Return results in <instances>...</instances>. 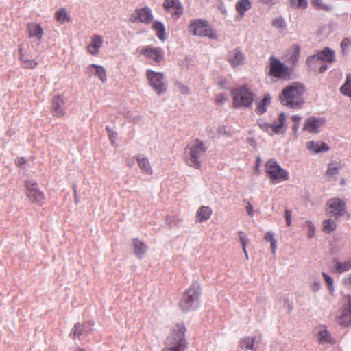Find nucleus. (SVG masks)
<instances>
[{
  "label": "nucleus",
  "mask_w": 351,
  "mask_h": 351,
  "mask_svg": "<svg viewBox=\"0 0 351 351\" xmlns=\"http://www.w3.org/2000/svg\"><path fill=\"white\" fill-rule=\"evenodd\" d=\"M304 93V86L300 83L295 82L283 88L280 99L283 105L298 108L303 104Z\"/></svg>",
  "instance_id": "nucleus-1"
},
{
  "label": "nucleus",
  "mask_w": 351,
  "mask_h": 351,
  "mask_svg": "<svg viewBox=\"0 0 351 351\" xmlns=\"http://www.w3.org/2000/svg\"><path fill=\"white\" fill-rule=\"evenodd\" d=\"M185 327L183 324L175 326L167 337L165 348L162 351H184L188 347V342L185 338Z\"/></svg>",
  "instance_id": "nucleus-2"
},
{
  "label": "nucleus",
  "mask_w": 351,
  "mask_h": 351,
  "mask_svg": "<svg viewBox=\"0 0 351 351\" xmlns=\"http://www.w3.org/2000/svg\"><path fill=\"white\" fill-rule=\"evenodd\" d=\"M206 150L207 147L202 141L195 140L192 142L184 149V160L186 165L200 169L202 167L200 158L205 154Z\"/></svg>",
  "instance_id": "nucleus-3"
},
{
  "label": "nucleus",
  "mask_w": 351,
  "mask_h": 351,
  "mask_svg": "<svg viewBox=\"0 0 351 351\" xmlns=\"http://www.w3.org/2000/svg\"><path fill=\"white\" fill-rule=\"evenodd\" d=\"M201 289L198 285H192L182 295L179 302L180 309L186 312L196 309L200 304Z\"/></svg>",
  "instance_id": "nucleus-4"
},
{
  "label": "nucleus",
  "mask_w": 351,
  "mask_h": 351,
  "mask_svg": "<svg viewBox=\"0 0 351 351\" xmlns=\"http://www.w3.org/2000/svg\"><path fill=\"white\" fill-rule=\"evenodd\" d=\"M231 96L233 99L232 105L237 108L252 107L254 99V93L247 85L233 88Z\"/></svg>",
  "instance_id": "nucleus-5"
},
{
  "label": "nucleus",
  "mask_w": 351,
  "mask_h": 351,
  "mask_svg": "<svg viewBox=\"0 0 351 351\" xmlns=\"http://www.w3.org/2000/svg\"><path fill=\"white\" fill-rule=\"evenodd\" d=\"M146 78L149 86L158 95L165 93L167 90V84L165 75L161 72H156L151 69L146 71Z\"/></svg>",
  "instance_id": "nucleus-6"
},
{
  "label": "nucleus",
  "mask_w": 351,
  "mask_h": 351,
  "mask_svg": "<svg viewBox=\"0 0 351 351\" xmlns=\"http://www.w3.org/2000/svg\"><path fill=\"white\" fill-rule=\"evenodd\" d=\"M266 172L274 184L289 179L287 171L282 169L274 159L269 160L267 162Z\"/></svg>",
  "instance_id": "nucleus-7"
},
{
  "label": "nucleus",
  "mask_w": 351,
  "mask_h": 351,
  "mask_svg": "<svg viewBox=\"0 0 351 351\" xmlns=\"http://www.w3.org/2000/svg\"><path fill=\"white\" fill-rule=\"evenodd\" d=\"M326 211L329 217L338 219L346 213V203L339 198L329 199L326 204Z\"/></svg>",
  "instance_id": "nucleus-8"
},
{
  "label": "nucleus",
  "mask_w": 351,
  "mask_h": 351,
  "mask_svg": "<svg viewBox=\"0 0 351 351\" xmlns=\"http://www.w3.org/2000/svg\"><path fill=\"white\" fill-rule=\"evenodd\" d=\"M287 119L285 113L280 114L278 121L274 122L273 124H269L266 122H260L258 123L260 128L265 132L269 133L270 135L274 134H279L285 132V122Z\"/></svg>",
  "instance_id": "nucleus-9"
},
{
  "label": "nucleus",
  "mask_w": 351,
  "mask_h": 351,
  "mask_svg": "<svg viewBox=\"0 0 351 351\" xmlns=\"http://www.w3.org/2000/svg\"><path fill=\"white\" fill-rule=\"evenodd\" d=\"M269 74L276 78H285L290 74L289 69L277 58H269Z\"/></svg>",
  "instance_id": "nucleus-10"
},
{
  "label": "nucleus",
  "mask_w": 351,
  "mask_h": 351,
  "mask_svg": "<svg viewBox=\"0 0 351 351\" xmlns=\"http://www.w3.org/2000/svg\"><path fill=\"white\" fill-rule=\"evenodd\" d=\"M25 187L27 191V197L33 204L42 205L44 203L45 195L43 192L38 189L36 182L33 180H26Z\"/></svg>",
  "instance_id": "nucleus-11"
},
{
  "label": "nucleus",
  "mask_w": 351,
  "mask_h": 351,
  "mask_svg": "<svg viewBox=\"0 0 351 351\" xmlns=\"http://www.w3.org/2000/svg\"><path fill=\"white\" fill-rule=\"evenodd\" d=\"M141 55L147 59L154 60L156 63H160L164 60V50L160 47H153L150 45L138 49Z\"/></svg>",
  "instance_id": "nucleus-12"
},
{
  "label": "nucleus",
  "mask_w": 351,
  "mask_h": 351,
  "mask_svg": "<svg viewBox=\"0 0 351 351\" xmlns=\"http://www.w3.org/2000/svg\"><path fill=\"white\" fill-rule=\"evenodd\" d=\"M130 20L133 23L139 21L143 23L149 24L153 20L152 10L147 7L136 10L131 14Z\"/></svg>",
  "instance_id": "nucleus-13"
},
{
  "label": "nucleus",
  "mask_w": 351,
  "mask_h": 351,
  "mask_svg": "<svg viewBox=\"0 0 351 351\" xmlns=\"http://www.w3.org/2000/svg\"><path fill=\"white\" fill-rule=\"evenodd\" d=\"M325 122L324 118L310 117L305 120L302 130L311 134H317Z\"/></svg>",
  "instance_id": "nucleus-14"
},
{
  "label": "nucleus",
  "mask_w": 351,
  "mask_h": 351,
  "mask_svg": "<svg viewBox=\"0 0 351 351\" xmlns=\"http://www.w3.org/2000/svg\"><path fill=\"white\" fill-rule=\"evenodd\" d=\"M245 60V54L239 49H234L228 53V61L234 68L243 66Z\"/></svg>",
  "instance_id": "nucleus-15"
},
{
  "label": "nucleus",
  "mask_w": 351,
  "mask_h": 351,
  "mask_svg": "<svg viewBox=\"0 0 351 351\" xmlns=\"http://www.w3.org/2000/svg\"><path fill=\"white\" fill-rule=\"evenodd\" d=\"M208 22L206 20L197 19L191 21L189 27V31L194 36H202L206 27H208Z\"/></svg>",
  "instance_id": "nucleus-16"
},
{
  "label": "nucleus",
  "mask_w": 351,
  "mask_h": 351,
  "mask_svg": "<svg viewBox=\"0 0 351 351\" xmlns=\"http://www.w3.org/2000/svg\"><path fill=\"white\" fill-rule=\"evenodd\" d=\"M64 102L63 99L59 96L53 97L51 105V112L56 117H62L65 114L64 107Z\"/></svg>",
  "instance_id": "nucleus-17"
},
{
  "label": "nucleus",
  "mask_w": 351,
  "mask_h": 351,
  "mask_svg": "<svg viewBox=\"0 0 351 351\" xmlns=\"http://www.w3.org/2000/svg\"><path fill=\"white\" fill-rule=\"evenodd\" d=\"M343 165L337 161H332L328 165V169L326 175L330 178V180H337V175L342 169Z\"/></svg>",
  "instance_id": "nucleus-18"
},
{
  "label": "nucleus",
  "mask_w": 351,
  "mask_h": 351,
  "mask_svg": "<svg viewBox=\"0 0 351 351\" xmlns=\"http://www.w3.org/2000/svg\"><path fill=\"white\" fill-rule=\"evenodd\" d=\"M306 147L307 149L313 154H318L329 150V147L326 143L313 141L307 142L306 143Z\"/></svg>",
  "instance_id": "nucleus-19"
},
{
  "label": "nucleus",
  "mask_w": 351,
  "mask_h": 351,
  "mask_svg": "<svg viewBox=\"0 0 351 351\" xmlns=\"http://www.w3.org/2000/svg\"><path fill=\"white\" fill-rule=\"evenodd\" d=\"M319 59L320 61L332 64L335 61V51L329 47H326L322 51H318Z\"/></svg>",
  "instance_id": "nucleus-20"
},
{
  "label": "nucleus",
  "mask_w": 351,
  "mask_h": 351,
  "mask_svg": "<svg viewBox=\"0 0 351 351\" xmlns=\"http://www.w3.org/2000/svg\"><path fill=\"white\" fill-rule=\"evenodd\" d=\"M27 29L29 38H35L37 41H40L42 39L43 29L39 24L29 23L27 25Z\"/></svg>",
  "instance_id": "nucleus-21"
},
{
  "label": "nucleus",
  "mask_w": 351,
  "mask_h": 351,
  "mask_svg": "<svg viewBox=\"0 0 351 351\" xmlns=\"http://www.w3.org/2000/svg\"><path fill=\"white\" fill-rule=\"evenodd\" d=\"M136 162L141 171L147 175L152 173V169L149 159L143 154H138L136 156Z\"/></svg>",
  "instance_id": "nucleus-22"
},
{
  "label": "nucleus",
  "mask_w": 351,
  "mask_h": 351,
  "mask_svg": "<svg viewBox=\"0 0 351 351\" xmlns=\"http://www.w3.org/2000/svg\"><path fill=\"white\" fill-rule=\"evenodd\" d=\"M87 72L90 75H97L103 83L106 82V70L103 66L94 64H90L87 68Z\"/></svg>",
  "instance_id": "nucleus-23"
},
{
  "label": "nucleus",
  "mask_w": 351,
  "mask_h": 351,
  "mask_svg": "<svg viewBox=\"0 0 351 351\" xmlns=\"http://www.w3.org/2000/svg\"><path fill=\"white\" fill-rule=\"evenodd\" d=\"M252 7L251 2L250 0H240L235 5L236 10L239 14V16L237 17V20H241L244 16L245 13L249 10Z\"/></svg>",
  "instance_id": "nucleus-24"
},
{
  "label": "nucleus",
  "mask_w": 351,
  "mask_h": 351,
  "mask_svg": "<svg viewBox=\"0 0 351 351\" xmlns=\"http://www.w3.org/2000/svg\"><path fill=\"white\" fill-rule=\"evenodd\" d=\"M103 43L102 37L98 35H94L91 39V43L88 46V51L92 55L98 53L99 49L101 47Z\"/></svg>",
  "instance_id": "nucleus-25"
},
{
  "label": "nucleus",
  "mask_w": 351,
  "mask_h": 351,
  "mask_svg": "<svg viewBox=\"0 0 351 351\" xmlns=\"http://www.w3.org/2000/svg\"><path fill=\"white\" fill-rule=\"evenodd\" d=\"M132 243L135 255L138 258H142L147 250V246L138 239H134Z\"/></svg>",
  "instance_id": "nucleus-26"
},
{
  "label": "nucleus",
  "mask_w": 351,
  "mask_h": 351,
  "mask_svg": "<svg viewBox=\"0 0 351 351\" xmlns=\"http://www.w3.org/2000/svg\"><path fill=\"white\" fill-rule=\"evenodd\" d=\"M271 97L269 94L265 95L260 101H257V106L255 112L258 114H263L267 111V106L271 103Z\"/></svg>",
  "instance_id": "nucleus-27"
},
{
  "label": "nucleus",
  "mask_w": 351,
  "mask_h": 351,
  "mask_svg": "<svg viewBox=\"0 0 351 351\" xmlns=\"http://www.w3.org/2000/svg\"><path fill=\"white\" fill-rule=\"evenodd\" d=\"M212 214V210L208 206H201L197 211V219L199 222L207 221Z\"/></svg>",
  "instance_id": "nucleus-28"
},
{
  "label": "nucleus",
  "mask_w": 351,
  "mask_h": 351,
  "mask_svg": "<svg viewBox=\"0 0 351 351\" xmlns=\"http://www.w3.org/2000/svg\"><path fill=\"white\" fill-rule=\"evenodd\" d=\"M337 321L342 326L351 324V310L345 308L339 315H337Z\"/></svg>",
  "instance_id": "nucleus-29"
},
{
  "label": "nucleus",
  "mask_w": 351,
  "mask_h": 351,
  "mask_svg": "<svg viewBox=\"0 0 351 351\" xmlns=\"http://www.w3.org/2000/svg\"><path fill=\"white\" fill-rule=\"evenodd\" d=\"M334 268L338 273H343L351 269V260L341 262L338 259L334 261Z\"/></svg>",
  "instance_id": "nucleus-30"
},
{
  "label": "nucleus",
  "mask_w": 351,
  "mask_h": 351,
  "mask_svg": "<svg viewBox=\"0 0 351 351\" xmlns=\"http://www.w3.org/2000/svg\"><path fill=\"white\" fill-rule=\"evenodd\" d=\"M86 324L80 323L75 324L70 332V336L73 338H80L82 335H86L87 330H86Z\"/></svg>",
  "instance_id": "nucleus-31"
},
{
  "label": "nucleus",
  "mask_w": 351,
  "mask_h": 351,
  "mask_svg": "<svg viewBox=\"0 0 351 351\" xmlns=\"http://www.w3.org/2000/svg\"><path fill=\"white\" fill-rule=\"evenodd\" d=\"M318 340L321 344L335 343L329 331L326 329H322L318 332Z\"/></svg>",
  "instance_id": "nucleus-32"
},
{
  "label": "nucleus",
  "mask_w": 351,
  "mask_h": 351,
  "mask_svg": "<svg viewBox=\"0 0 351 351\" xmlns=\"http://www.w3.org/2000/svg\"><path fill=\"white\" fill-rule=\"evenodd\" d=\"M255 340V337H245L243 338H241L240 341V345L241 348L255 351L256 350V348H254Z\"/></svg>",
  "instance_id": "nucleus-33"
},
{
  "label": "nucleus",
  "mask_w": 351,
  "mask_h": 351,
  "mask_svg": "<svg viewBox=\"0 0 351 351\" xmlns=\"http://www.w3.org/2000/svg\"><path fill=\"white\" fill-rule=\"evenodd\" d=\"M340 92L351 99V73L346 75V81L340 88Z\"/></svg>",
  "instance_id": "nucleus-34"
},
{
  "label": "nucleus",
  "mask_w": 351,
  "mask_h": 351,
  "mask_svg": "<svg viewBox=\"0 0 351 351\" xmlns=\"http://www.w3.org/2000/svg\"><path fill=\"white\" fill-rule=\"evenodd\" d=\"M154 29L156 32L158 38L164 41L166 39L165 29L164 25L158 21H155L153 24Z\"/></svg>",
  "instance_id": "nucleus-35"
},
{
  "label": "nucleus",
  "mask_w": 351,
  "mask_h": 351,
  "mask_svg": "<svg viewBox=\"0 0 351 351\" xmlns=\"http://www.w3.org/2000/svg\"><path fill=\"white\" fill-rule=\"evenodd\" d=\"M20 60L25 68L27 69H33L36 66L37 63L34 60L27 59L25 56L22 53V49L21 47L19 48Z\"/></svg>",
  "instance_id": "nucleus-36"
},
{
  "label": "nucleus",
  "mask_w": 351,
  "mask_h": 351,
  "mask_svg": "<svg viewBox=\"0 0 351 351\" xmlns=\"http://www.w3.org/2000/svg\"><path fill=\"white\" fill-rule=\"evenodd\" d=\"M55 16L56 19L60 23H64L66 22H68L70 19V17L64 8H62L56 11Z\"/></svg>",
  "instance_id": "nucleus-37"
},
{
  "label": "nucleus",
  "mask_w": 351,
  "mask_h": 351,
  "mask_svg": "<svg viewBox=\"0 0 351 351\" xmlns=\"http://www.w3.org/2000/svg\"><path fill=\"white\" fill-rule=\"evenodd\" d=\"M337 228V225L334 220L328 219L323 222V231L326 233H330L334 231Z\"/></svg>",
  "instance_id": "nucleus-38"
},
{
  "label": "nucleus",
  "mask_w": 351,
  "mask_h": 351,
  "mask_svg": "<svg viewBox=\"0 0 351 351\" xmlns=\"http://www.w3.org/2000/svg\"><path fill=\"white\" fill-rule=\"evenodd\" d=\"M300 53V47L298 45L294 46L291 56L289 57V62L295 65L298 61L299 56Z\"/></svg>",
  "instance_id": "nucleus-39"
},
{
  "label": "nucleus",
  "mask_w": 351,
  "mask_h": 351,
  "mask_svg": "<svg viewBox=\"0 0 351 351\" xmlns=\"http://www.w3.org/2000/svg\"><path fill=\"white\" fill-rule=\"evenodd\" d=\"M291 6L297 9H306L308 6L306 0H289Z\"/></svg>",
  "instance_id": "nucleus-40"
},
{
  "label": "nucleus",
  "mask_w": 351,
  "mask_h": 351,
  "mask_svg": "<svg viewBox=\"0 0 351 351\" xmlns=\"http://www.w3.org/2000/svg\"><path fill=\"white\" fill-rule=\"evenodd\" d=\"M180 3H181L179 0H166L165 1L163 5L165 9L168 10L170 12Z\"/></svg>",
  "instance_id": "nucleus-41"
},
{
  "label": "nucleus",
  "mask_w": 351,
  "mask_h": 351,
  "mask_svg": "<svg viewBox=\"0 0 351 351\" xmlns=\"http://www.w3.org/2000/svg\"><path fill=\"white\" fill-rule=\"evenodd\" d=\"M202 36L208 37V38H209L210 39H213V40L218 39V37L217 36L215 31L212 27H210L209 25H208V27H206V29H205V31L204 32V35Z\"/></svg>",
  "instance_id": "nucleus-42"
},
{
  "label": "nucleus",
  "mask_w": 351,
  "mask_h": 351,
  "mask_svg": "<svg viewBox=\"0 0 351 351\" xmlns=\"http://www.w3.org/2000/svg\"><path fill=\"white\" fill-rule=\"evenodd\" d=\"M179 222L180 219L176 215L168 216L166 219V224L170 228L177 226Z\"/></svg>",
  "instance_id": "nucleus-43"
},
{
  "label": "nucleus",
  "mask_w": 351,
  "mask_h": 351,
  "mask_svg": "<svg viewBox=\"0 0 351 351\" xmlns=\"http://www.w3.org/2000/svg\"><path fill=\"white\" fill-rule=\"evenodd\" d=\"M170 12H171L173 19H178L183 12V8L182 6V4L180 3L174 9L171 10Z\"/></svg>",
  "instance_id": "nucleus-44"
},
{
  "label": "nucleus",
  "mask_w": 351,
  "mask_h": 351,
  "mask_svg": "<svg viewBox=\"0 0 351 351\" xmlns=\"http://www.w3.org/2000/svg\"><path fill=\"white\" fill-rule=\"evenodd\" d=\"M272 25L278 29H282L285 26V20L282 18H276L272 21Z\"/></svg>",
  "instance_id": "nucleus-45"
},
{
  "label": "nucleus",
  "mask_w": 351,
  "mask_h": 351,
  "mask_svg": "<svg viewBox=\"0 0 351 351\" xmlns=\"http://www.w3.org/2000/svg\"><path fill=\"white\" fill-rule=\"evenodd\" d=\"M320 60L319 59L318 53L310 56L306 59V64L308 65V66H312L313 64L317 63Z\"/></svg>",
  "instance_id": "nucleus-46"
},
{
  "label": "nucleus",
  "mask_w": 351,
  "mask_h": 351,
  "mask_svg": "<svg viewBox=\"0 0 351 351\" xmlns=\"http://www.w3.org/2000/svg\"><path fill=\"white\" fill-rule=\"evenodd\" d=\"M311 4L317 9L328 10L329 7L324 4L322 0H311Z\"/></svg>",
  "instance_id": "nucleus-47"
},
{
  "label": "nucleus",
  "mask_w": 351,
  "mask_h": 351,
  "mask_svg": "<svg viewBox=\"0 0 351 351\" xmlns=\"http://www.w3.org/2000/svg\"><path fill=\"white\" fill-rule=\"evenodd\" d=\"M322 276L324 277L326 282L328 284V290L330 291V292H332L333 290H334V287H333V280L332 279V278H330L327 274L324 273V272H322Z\"/></svg>",
  "instance_id": "nucleus-48"
},
{
  "label": "nucleus",
  "mask_w": 351,
  "mask_h": 351,
  "mask_svg": "<svg viewBox=\"0 0 351 351\" xmlns=\"http://www.w3.org/2000/svg\"><path fill=\"white\" fill-rule=\"evenodd\" d=\"M106 130L108 132V137L112 145H114L115 140L117 136V132L110 129L108 126L106 127Z\"/></svg>",
  "instance_id": "nucleus-49"
},
{
  "label": "nucleus",
  "mask_w": 351,
  "mask_h": 351,
  "mask_svg": "<svg viewBox=\"0 0 351 351\" xmlns=\"http://www.w3.org/2000/svg\"><path fill=\"white\" fill-rule=\"evenodd\" d=\"M176 88L182 94H189V89L187 86L180 83L177 82L176 84Z\"/></svg>",
  "instance_id": "nucleus-50"
},
{
  "label": "nucleus",
  "mask_w": 351,
  "mask_h": 351,
  "mask_svg": "<svg viewBox=\"0 0 351 351\" xmlns=\"http://www.w3.org/2000/svg\"><path fill=\"white\" fill-rule=\"evenodd\" d=\"M306 226L308 228V237L309 238H312L314 236V234H315V226L313 224V223L311 221H306Z\"/></svg>",
  "instance_id": "nucleus-51"
},
{
  "label": "nucleus",
  "mask_w": 351,
  "mask_h": 351,
  "mask_svg": "<svg viewBox=\"0 0 351 351\" xmlns=\"http://www.w3.org/2000/svg\"><path fill=\"white\" fill-rule=\"evenodd\" d=\"M239 240L242 244L243 251L245 254H246V245L248 242V239L242 235L243 234L242 231L239 232Z\"/></svg>",
  "instance_id": "nucleus-52"
},
{
  "label": "nucleus",
  "mask_w": 351,
  "mask_h": 351,
  "mask_svg": "<svg viewBox=\"0 0 351 351\" xmlns=\"http://www.w3.org/2000/svg\"><path fill=\"white\" fill-rule=\"evenodd\" d=\"M351 45V40L348 38H345L342 40L341 43V47L342 48L343 52L345 53V51L347 47H348Z\"/></svg>",
  "instance_id": "nucleus-53"
},
{
  "label": "nucleus",
  "mask_w": 351,
  "mask_h": 351,
  "mask_svg": "<svg viewBox=\"0 0 351 351\" xmlns=\"http://www.w3.org/2000/svg\"><path fill=\"white\" fill-rule=\"evenodd\" d=\"M227 100V97L223 94H219L216 97V102L220 105L223 104Z\"/></svg>",
  "instance_id": "nucleus-54"
},
{
  "label": "nucleus",
  "mask_w": 351,
  "mask_h": 351,
  "mask_svg": "<svg viewBox=\"0 0 351 351\" xmlns=\"http://www.w3.org/2000/svg\"><path fill=\"white\" fill-rule=\"evenodd\" d=\"M27 162V160L23 157H18L15 159V164L17 167H22Z\"/></svg>",
  "instance_id": "nucleus-55"
},
{
  "label": "nucleus",
  "mask_w": 351,
  "mask_h": 351,
  "mask_svg": "<svg viewBox=\"0 0 351 351\" xmlns=\"http://www.w3.org/2000/svg\"><path fill=\"white\" fill-rule=\"evenodd\" d=\"M286 223L288 226L291 224V212L289 210L286 209L285 212Z\"/></svg>",
  "instance_id": "nucleus-56"
},
{
  "label": "nucleus",
  "mask_w": 351,
  "mask_h": 351,
  "mask_svg": "<svg viewBox=\"0 0 351 351\" xmlns=\"http://www.w3.org/2000/svg\"><path fill=\"white\" fill-rule=\"evenodd\" d=\"M264 239L265 241L269 242L270 243L273 242V241H276L274 238V234L273 232H268L265 234Z\"/></svg>",
  "instance_id": "nucleus-57"
},
{
  "label": "nucleus",
  "mask_w": 351,
  "mask_h": 351,
  "mask_svg": "<svg viewBox=\"0 0 351 351\" xmlns=\"http://www.w3.org/2000/svg\"><path fill=\"white\" fill-rule=\"evenodd\" d=\"M314 291H317L321 288V283L319 280H315L311 287Z\"/></svg>",
  "instance_id": "nucleus-58"
},
{
  "label": "nucleus",
  "mask_w": 351,
  "mask_h": 351,
  "mask_svg": "<svg viewBox=\"0 0 351 351\" xmlns=\"http://www.w3.org/2000/svg\"><path fill=\"white\" fill-rule=\"evenodd\" d=\"M284 306L285 307L288 308L289 312H291L293 310V305L289 301V300L285 299L284 301Z\"/></svg>",
  "instance_id": "nucleus-59"
},
{
  "label": "nucleus",
  "mask_w": 351,
  "mask_h": 351,
  "mask_svg": "<svg viewBox=\"0 0 351 351\" xmlns=\"http://www.w3.org/2000/svg\"><path fill=\"white\" fill-rule=\"evenodd\" d=\"M245 208L247 214L250 216L252 217L254 215V209L250 203H248Z\"/></svg>",
  "instance_id": "nucleus-60"
},
{
  "label": "nucleus",
  "mask_w": 351,
  "mask_h": 351,
  "mask_svg": "<svg viewBox=\"0 0 351 351\" xmlns=\"http://www.w3.org/2000/svg\"><path fill=\"white\" fill-rule=\"evenodd\" d=\"M343 283L346 287L351 288V274L343 279Z\"/></svg>",
  "instance_id": "nucleus-61"
},
{
  "label": "nucleus",
  "mask_w": 351,
  "mask_h": 351,
  "mask_svg": "<svg viewBox=\"0 0 351 351\" xmlns=\"http://www.w3.org/2000/svg\"><path fill=\"white\" fill-rule=\"evenodd\" d=\"M218 133L219 136H223L227 134L226 128L224 126H221L218 128Z\"/></svg>",
  "instance_id": "nucleus-62"
},
{
  "label": "nucleus",
  "mask_w": 351,
  "mask_h": 351,
  "mask_svg": "<svg viewBox=\"0 0 351 351\" xmlns=\"http://www.w3.org/2000/svg\"><path fill=\"white\" fill-rule=\"evenodd\" d=\"M260 2L265 5H274L276 0H260Z\"/></svg>",
  "instance_id": "nucleus-63"
},
{
  "label": "nucleus",
  "mask_w": 351,
  "mask_h": 351,
  "mask_svg": "<svg viewBox=\"0 0 351 351\" xmlns=\"http://www.w3.org/2000/svg\"><path fill=\"white\" fill-rule=\"evenodd\" d=\"M346 298L348 300V304H347V307L346 308L348 309H350L351 310V295H348L346 296Z\"/></svg>",
  "instance_id": "nucleus-64"
}]
</instances>
